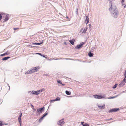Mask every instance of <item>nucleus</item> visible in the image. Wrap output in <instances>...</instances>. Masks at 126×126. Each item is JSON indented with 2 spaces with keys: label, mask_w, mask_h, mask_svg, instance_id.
<instances>
[{
  "label": "nucleus",
  "mask_w": 126,
  "mask_h": 126,
  "mask_svg": "<svg viewBox=\"0 0 126 126\" xmlns=\"http://www.w3.org/2000/svg\"><path fill=\"white\" fill-rule=\"evenodd\" d=\"M110 3L111 4V7L109 8V10L110 11L112 10L111 12L113 14V16L115 17H116L118 15V11L116 9V6L114 7V9L113 8L112 9V4L111 1H110Z\"/></svg>",
  "instance_id": "nucleus-1"
},
{
  "label": "nucleus",
  "mask_w": 126,
  "mask_h": 126,
  "mask_svg": "<svg viewBox=\"0 0 126 126\" xmlns=\"http://www.w3.org/2000/svg\"><path fill=\"white\" fill-rule=\"evenodd\" d=\"M45 91V89H43L39 90L37 91H32L33 94H34L36 95H38L39 94L40 92H42V91Z\"/></svg>",
  "instance_id": "nucleus-2"
},
{
  "label": "nucleus",
  "mask_w": 126,
  "mask_h": 126,
  "mask_svg": "<svg viewBox=\"0 0 126 126\" xmlns=\"http://www.w3.org/2000/svg\"><path fill=\"white\" fill-rule=\"evenodd\" d=\"M126 82V79H124L123 80L119 85V87H121L125 85Z\"/></svg>",
  "instance_id": "nucleus-3"
},
{
  "label": "nucleus",
  "mask_w": 126,
  "mask_h": 126,
  "mask_svg": "<svg viewBox=\"0 0 126 126\" xmlns=\"http://www.w3.org/2000/svg\"><path fill=\"white\" fill-rule=\"evenodd\" d=\"M3 16L5 18L4 19V21L3 22L7 21L9 18V15L4 14V15Z\"/></svg>",
  "instance_id": "nucleus-4"
},
{
  "label": "nucleus",
  "mask_w": 126,
  "mask_h": 126,
  "mask_svg": "<svg viewBox=\"0 0 126 126\" xmlns=\"http://www.w3.org/2000/svg\"><path fill=\"white\" fill-rule=\"evenodd\" d=\"M64 123V119H63L59 121L58 122V124L59 125L62 126Z\"/></svg>",
  "instance_id": "nucleus-5"
},
{
  "label": "nucleus",
  "mask_w": 126,
  "mask_h": 126,
  "mask_svg": "<svg viewBox=\"0 0 126 126\" xmlns=\"http://www.w3.org/2000/svg\"><path fill=\"white\" fill-rule=\"evenodd\" d=\"M119 110V109L117 108H114L110 110L109 111V112H115Z\"/></svg>",
  "instance_id": "nucleus-6"
},
{
  "label": "nucleus",
  "mask_w": 126,
  "mask_h": 126,
  "mask_svg": "<svg viewBox=\"0 0 126 126\" xmlns=\"http://www.w3.org/2000/svg\"><path fill=\"white\" fill-rule=\"evenodd\" d=\"M98 106L100 109H104L105 108V105L104 104H100L98 105Z\"/></svg>",
  "instance_id": "nucleus-7"
},
{
  "label": "nucleus",
  "mask_w": 126,
  "mask_h": 126,
  "mask_svg": "<svg viewBox=\"0 0 126 126\" xmlns=\"http://www.w3.org/2000/svg\"><path fill=\"white\" fill-rule=\"evenodd\" d=\"M39 68L38 67H35L33 68L32 69V71L33 72V73L34 72H36L37 71V69H39Z\"/></svg>",
  "instance_id": "nucleus-8"
},
{
  "label": "nucleus",
  "mask_w": 126,
  "mask_h": 126,
  "mask_svg": "<svg viewBox=\"0 0 126 126\" xmlns=\"http://www.w3.org/2000/svg\"><path fill=\"white\" fill-rule=\"evenodd\" d=\"M94 96V98H95L101 99L102 98V96L101 95H96Z\"/></svg>",
  "instance_id": "nucleus-9"
},
{
  "label": "nucleus",
  "mask_w": 126,
  "mask_h": 126,
  "mask_svg": "<svg viewBox=\"0 0 126 126\" xmlns=\"http://www.w3.org/2000/svg\"><path fill=\"white\" fill-rule=\"evenodd\" d=\"M84 43H81L79 45H78L76 47L78 48H80L82 47V46L83 45Z\"/></svg>",
  "instance_id": "nucleus-10"
},
{
  "label": "nucleus",
  "mask_w": 126,
  "mask_h": 126,
  "mask_svg": "<svg viewBox=\"0 0 126 126\" xmlns=\"http://www.w3.org/2000/svg\"><path fill=\"white\" fill-rule=\"evenodd\" d=\"M47 114V113H46L45 114L42 115V116L40 119L39 121H41L43 119V118Z\"/></svg>",
  "instance_id": "nucleus-11"
},
{
  "label": "nucleus",
  "mask_w": 126,
  "mask_h": 126,
  "mask_svg": "<svg viewBox=\"0 0 126 126\" xmlns=\"http://www.w3.org/2000/svg\"><path fill=\"white\" fill-rule=\"evenodd\" d=\"M47 114V113H46L45 114L42 115V116L40 119L39 121H41L43 119V118Z\"/></svg>",
  "instance_id": "nucleus-12"
},
{
  "label": "nucleus",
  "mask_w": 126,
  "mask_h": 126,
  "mask_svg": "<svg viewBox=\"0 0 126 126\" xmlns=\"http://www.w3.org/2000/svg\"><path fill=\"white\" fill-rule=\"evenodd\" d=\"M47 114V113H46L45 114L42 115V116L40 119L39 121H41L43 119V118Z\"/></svg>",
  "instance_id": "nucleus-13"
},
{
  "label": "nucleus",
  "mask_w": 126,
  "mask_h": 126,
  "mask_svg": "<svg viewBox=\"0 0 126 126\" xmlns=\"http://www.w3.org/2000/svg\"><path fill=\"white\" fill-rule=\"evenodd\" d=\"M33 73L32 70H28L25 73V74H30Z\"/></svg>",
  "instance_id": "nucleus-14"
},
{
  "label": "nucleus",
  "mask_w": 126,
  "mask_h": 126,
  "mask_svg": "<svg viewBox=\"0 0 126 126\" xmlns=\"http://www.w3.org/2000/svg\"><path fill=\"white\" fill-rule=\"evenodd\" d=\"M89 18L88 17L86 16V18L85 21V23H86V24H87L89 22Z\"/></svg>",
  "instance_id": "nucleus-15"
},
{
  "label": "nucleus",
  "mask_w": 126,
  "mask_h": 126,
  "mask_svg": "<svg viewBox=\"0 0 126 126\" xmlns=\"http://www.w3.org/2000/svg\"><path fill=\"white\" fill-rule=\"evenodd\" d=\"M43 42V41H41L40 43H32V44L33 45H39L42 44Z\"/></svg>",
  "instance_id": "nucleus-16"
},
{
  "label": "nucleus",
  "mask_w": 126,
  "mask_h": 126,
  "mask_svg": "<svg viewBox=\"0 0 126 126\" xmlns=\"http://www.w3.org/2000/svg\"><path fill=\"white\" fill-rule=\"evenodd\" d=\"M43 108H40L39 109L37 110V112L40 113H41L42 112V110H43Z\"/></svg>",
  "instance_id": "nucleus-17"
},
{
  "label": "nucleus",
  "mask_w": 126,
  "mask_h": 126,
  "mask_svg": "<svg viewBox=\"0 0 126 126\" xmlns=\"http://www.w3.org/2000/svg\"><path fill=\"white\" fill-rule=\"evenodd\" d=\"M10 58V57H5L4 58H3L2 60L3 61H5L7 60L8 59Z\"/></svg>",
  "instance_id": "nucleus-18"
},
{
  "label": "nucleus",
  "mask_w": 126,
  "mask_h": 126,
  "mask_svg": "<svg viewBox=\"0 0 126 126\" xmlns=\"http://www.w3.org/2000/svg\"><path fill=\"white\" fill-rule=\"evenodd\" d=\"M18 121L19 123V124H21L22 123V122L21 121V117H20V116H19L18 117Z\"/></svg>",
  "instance_id": "nucleus-19"
},
{
  "label": "nucleus",
  "mask_w": 126,
  "mask_h": 126,
  "mask_svg": "<svg viewBox=\"0 0 126 126\" xmlns=\"http://www.w3.org/2000/svg\"><path fill=\"white\" fill-rule=\"evenodd\" d=\"M69 42L72 45H73L75 42V40L73 39L72 40H69Z\"/></svg>",
  "instance_id": "nucleus-20"
},
{
  "label": "nucleus",
  "mask_w": 126,
  "mask_h": 126,
  "mask_svg": "<svg viewBox=\"0 0 126 126\" xmlns=\"http://www.w3.org/2000/svg\"><path fill=\"white\" fill-rule=\"evenodd\" d=\"M88 55L90 57H92L94 55L91 52L88 53Z\"/></svg>",
  "instance_id": "nucleus-21"
},
{
  "label": "nucleus",
  "mask_w": 126,
  "mask_h": 126,
  "mask_svg": "<svg viewBox=\"0 0 126 126\" xmlns=\"http://www.w3.org/2000/svg\"><path fill=\"white\" fill-rule=\"evenodd\" d=\"M65 93L66 94L68 95H70L71 94V93L70 92H69L67 91H65Z\"/></svg>",
  "instance_id": "nucleus-22"
},
{
  "label": "nucleus",
  "mask_w": 126,
  "mask_h": 126,
  "mask_svg": "<svg viewBox=\"0 0 126 126\" xmlns=\"http://www.w3.org/2000/svg\"><path fill=\"white\" fill-rule=\"evenodd\" d=\"M124 75L125 76L124 79H126V70L125 71V72L124 73Z\"/></svg>",
  "instance_id": "nucleus-23"
},
{
  "label": "nucleus",
  "mask_w": 126,
  "mask_h": 126,
  "mask_svg": "<svg viewBox=\"0 0 126 126\" xmlns=\"http://www.w3.org/2000/svg\"><path fill=\"white\" fill-rule=\"evenodd\" d=\"M82 126H89V124L86 123H85L84 125H82Z\"/></svg>",
  "instance_id": "nucleus-24"
},
{
  "label": "nucleus",
  "mask_w": 126,
  "mask_h": 126,
  "mask_svg": "<svg viewBox=\"0 0 126 126\" xmlns=\"http://www.w3.org/2000/svg\"><path fill=\"white\" fill-rule=\"evenodd\" d=\"M118 85V84H116L113 87V88H115Z\"/></svg>",
  "instance_id": "nucleus-25"
},
{
  "label": "nucleus",
  "mask_w": 126,
  "mask_h": 126,
  "mask_svg": "<svg viewBox=\"0 0 126 126\" xmlns=\"http://www.w3.org/2000/svg\"><path fill=\"white\" fill-rule=\"evenodd\" d=\"M7 55V53H5L3 54H1L0 55V56H5V55Z\"/></svg>",
  "instance_id": "nucleus-26"
},
{
  "label": "nucleus",
  "mask_w": 126,
  "mask_h": 126,
  "mask_svg": "<svg viewBox=\"0 0 126 126\" xmlns=\"http://www.w3.org/2000/svg\"><path fill=\"white\" fill-rule=\"evenodd\" d=\"M60 98L59 97H57L56 99H55V100H60Z\"/></svg>",
  "instance_id": "nucleus-27"
},
{
  "label": "nucleus",
  "mask_w": 126,
  "mask_h": 126,
  "mask_svg": "<svg viewBox=\"0 0 126 126\" xmlns=\"http://www.w3.org/2000/svg\"><path fill=\"white\" fill-rule=\"evenodd\" d=\"M57 81L58 83H59L60 84H62V82L59 80H57Z\"/></svg>",
  "instance_id": "nucleus-28"
},
{
  "label": "nucleus",
  "mask_w": 126,
  "mask_h": 126,
  "mask_svg": "<svg viewBox=\"0 0 126 126\" xmlns=\"http://www.w3.org/2000/svg\"><path fill=\"white\" fill-rule=\"evenodd\" d=\"M116 97V96H114V97H109V99H112V98H115V97Z\"/></svg>",
  "instance_id": "nucleus-29"
},
{
  "label": "nucleus",
  "mask_w": 126,
  "mask_h": 126,
  "mask_svg": "<svg viewBox=\"0 0 126 126\" xmlns=\"http://www.w3.org/2000/svg\"><path fill=\"white\" fill-rule=\"evenodd\" d=\"M86 30H87V29H86V30H85L84 29V30L83 31V32L84 33H85V32H86Z\"/></svg>",
  "instance_id": "nucleus-30"
},
{
  "label": "nucleus",
  "mask_w": 126,
  "mask_h": 126,
  "mask_svg": "<svg viewBox=\"0 0 126 126\" xmlns=\"http://www.w3.org/2000/svg\"><path fill=\"white\" fill-rule=\"evenodd\" d=\"M3 125L2 123L1 122V121H0V126H2V125Z\"/></svg>",
  "instance_id": "nucleus-31"
},
{
  "label": "nucleus",
  "mask_w": 126,
  "mask_h": 126,
  "mask_svg": "<svg viewBox=\"0 0 126 126\" xmlns=\"http://www.w3.org/2000/svg\"><path fill=\"white\" fill-rule=\"evenodd\" d=\"M37 54H38L40 55L41 56H42V55H41V53H36Z\"/></svg>",
  "instance_id": "nucleus-32"
},
{
  "label": "nucleus",
  "mask_w": 126,
  "mask_h": 126,
  "mask_svg": "<svg viewBox=\"0 0 126 126\" xmlns=\"http://www.w3.org/2000/svg\"><path fill=\"white\" fill-rule=\"evenodd\" d=\"M124 0H122V4H123L124 3Z\"/></svg>",
  "instance_id": "nucleus-33"
},
{
  "label": "nucleus",
  "mask_w": 126,
  "mask_h": 126,
  "mask_svg": "<svg viewBox=\"0 0 126 126\" xmlns=\"http://www.w3.org/2000/svg\"><path fill=\"white\" fill-rule=\"evenodd\" d=\"M18 28H14V30H17V29H18Z\"/></svg>",
  "instance_id": "nucleus-34"
},
{
  "label": "nucleus",
  "mask_w": 126,
  "mask_h": 126,
  "mask_svg": "<svg viewBox=\"0 0 126 126\" xmlns=\"http://www.w3.org/2000/svg\"><path fill=\"white\" fill-rule=\"evenodd\" d=\"M29 46L31 47H36L35 46H31L30 45H29Z\"/></svg>",
  "instance_id": "nucleus-35"
},
{
  "label": "nucleus",
  "mask_w": 126,
  "mask_h": 126,
  "mask_svg": "<svg viewBox=\"0 0 126 126\" xmlns=\"http://www.w3.org/2000/svg\"><path fill=\"white\" fill-rule=\"evenodd\" d=\"M22 113H20V115L19 116H20V117H21L22 116Z\"/></svg>",
  "instance_id": "nucleus-36"
},
{
  "label": "nucleus",
  "mask_w": 126,
  "mask_h": 126,
  "mask_svg": "<svg viewBox=\"0 0 126 126\" xmlns=\"http://www.w3.org/2000/svg\"><path fill=\"white\" fill-rule=\"evenodd\" d=\"M51 101H56V100H55H55H51Z\"/></svg>",
  "instance_id": "nucleus-37"
},
{
  "label": "nucleus",
  "mask_w": 126,
  "mask_h": 126,
  "mask_svg": "<svg viewBox=\"0 0 126 126\" xmlns=\"http://www.w3.org/2000/svg\"><path fill=\"white\" fill-rule=\"evenodd\" d=\"M84 123V122H82L81 123L82 124V125H84V124H83Z\"/></svg>",
  "instance_id": "nucleus-38"
},
{
  "label": "nucleus",
  "mask_w": 126,
  "mask_h": 126,
  "mask_svg": "<svg viewBox=\"0 0 126 126\" xmlns=\"http://www.w3.org/2000/svg\"><path fill=\"white\" fill-rule=\"evenodd\" d=\"M33 109V112H34L36 111V110L35 109Z\"/></svg>",
  "instance_id": "nucleus-39"
},
{
  "label": "nucleus",
  "mask_w": 126,
  "mask_h": 126,
  "mask_svg": "<svg viewBox=\"0 0 126 126\" xmlns=\"http://www.w3.org/2000/svg\"><path fill=\"white\" fill-rule=\"evenodd\" d=\"M61 84L62 85H63V86H64L65 85V84H63L62 83V84Z\"/></svg>",
  "instance_id": "nucleus-40"
},
{
  "label": "nucleus",
  "mask_w": 126,
  "mask_h": 126,
  "mask_svg": "<svg viewBox=\"0 0 126 126\" xmlns=\"http://www.w3.org/2000/svg\"><path fill=\"white\" fill-rule=\"evenodd\" d=\"M4 124L5 125H7L8 124Z\"/></svg>",
  "instance_id": "nucleus-41"
},
{
  "label": "nucleus",
  "mask_w": 126,
  "mask_h": 126,
  "mask_svg": "<svg viewBox=\"0 0 126 126\" xmlns=\"http://www.w3.org/2000/svg\"><path fill=\"white\" fill-rule=\"evenodd\" d=\"M21 124H22V123L21 124H20V126H21Z\"/></svg>",
  "instance_id": "nucleus-42"
},
{
  "label": "nucleus",
  "mask_w": 126,
  "mask_h": 126,
  "mask_svg": "<svg viewBox=\"0 0 126 126\" xmlns=\"http://www.w3.org/2000/svg\"><path fill=\"white\" fill-rule=\"evenodd\" d=\"M109 1H112V0H108Z\"/></svg>",
  "instance_id": "nucleus-43"
},
{
  "label": "nucleus",
  "mask_w": 126,
  "mask_h": 126,
  "mask_svg": "<svg viewBox=\"0 0 126 126\" xmlns=\"http://www.w3.org/2000/svg\"><path fill=\"white\" fill-rule=\"evenodd\" d=\"M42 56L43 57H45V56Z\"/></svg>",
  "instance_id": "nucleus-44"
},
{
  "label": "nucleus",
  "mask_w": 126,
  "mask_h": 126,
  "mask_svg": "<svg viewBox=\"0 0 126 126\" xmlns=\"http://www.w3.org/2000/svg\"><path fill=\"white\" fill-rule=\"evenodd\" d=\"M77 11H78V9H77Z\"/></svg>",
  "instance_id": "nucleus-45"
}]
</instances>
